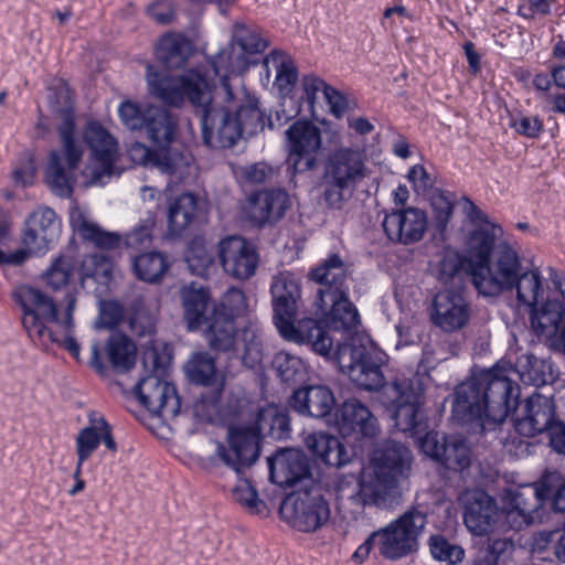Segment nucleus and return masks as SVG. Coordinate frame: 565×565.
Masks as SVG:
<instances>
[{
    "label": "nucleus",
    "instance_id": "nucleus-1",
    "mask_svg": "<svg viewBox=\"0 0 565 565\" xmlns=\"http://www.w3.org/2000/svg\"><path fill=\"white\" fill-rule=\"evenodd\" d=\"M268 46L257 26L236 22L231 42L214 55L210 64L221 86L215 85L200 68H190L172 76L148 64L146 78L149 92L163 104L180 107L189 102L201 111L203 142L215 149L232 148L243 137L263 131L268 120L259 107L258 98L250 93L239 78L232 83L230 74H242L249 66L248 55L259 54Z\"/></svg>",
    "mask_w": 565,
    "mask_h": 565
},
{
    "label": "nucleus",
    "instance_id": "nucleus-2",
    "mask_svg": "<svg viewBox=\"0 0 565 565\" xmlns=\"http://www.w3.org/2000/svg\"><path fill=\"white\" fill-rule=\"evenodd\" d=\"M335 359L343 373L358 387L377 391L379 399L395 419L402 431H419V407L423 404L424 388L418 379H395L385 382L382 372V353L364 337H352L340 343Z\"/></svg>",
    "mask_w": 565,
    "mask_h": 565
},
{
    "label": "nucleus",
    "instance_id": "nucleus-3",
    "mask_svg": "<svg viewBox=\"0 0 565 565\" xmlns=\"http://www.w3.org/2000/svg\"><path fill=\"white\" fill-rule=\"evenodd\" d=\"M495 228H483L471 235L469 274L479 295L497 297L516 291L519 303L534 308L543 295L537 269H524L518 252L507 242L495 244Z\"/></svg>",
    "mask_w": 565,
    "mask_h": 565
},
{
    "label": "nucleus",
    "instance_id": "nucleus-4",
    "mask_svg": "<svg viewBox=\"0 0 565 565\" xmlns=\"http://www.w3.org/2000/svg\"><path fill=\"white\" fill-rule=\"evenodd\" d=\"M274 323L279 334L288 341L309 344L311 350L329 358L333 340L322 322L305 318L295 324L301 301V280L291 271H281L273 277L270 284Z\"/></svg>",
    "mask_w": 565,
    "mask_h": 565
},
{
    "label": "nucleus",
    "instance_id": "nucleus-5",
    "mask_svg": "<svg viewBox=\"0 0 565 565\" xmlns=\"http://www.w3.org/2000/svg\"><path fill=\"white\" fill-rule=\"evenodd\" d=\"M370 175L362 150L341 147L332 151L320 179L321 199L327 207L341 210L358 186Z\"/></svg>",
    "mask_w": 565,
    "mask_h": 565
},
{
    "label": "nucleus",
    "instance_id": "nucleus-6",
    "mask_svg": "<svg viewBox=\"0 0 565 565\" xmlns=\"http://www.w3.org/2000/svg\"><path fill=\"white\" fill-rule=\"evenodd\" d=\"M427 524V515L412 509L386 526L372 532L356 548L353 559L364 562L373 547L379 550L381 556L390 561H397L414 553L418 548V540Z\"/></svg>",
    "mask_w": 565,
    "mask_h": 565
},
{
    "label": "nucleus",
    "instance_id": "nucleus-7",
    "mask_svg": "<svg viewBox=\"0 0 565 565\" xmlns=\"http://www.w3.org/2000/svg\"><path fill=\"white\" fill-rule=\"evenodd\" d=\"M60 149L52 150L45 169V181L51 191L60 198H70L76 181L84 146L76 132L74 115L65 111L63 121L57 127Z\"/></svg>",
    "mask_w": 565,
    "mask_h": 565
},
{
    "label": "nucleus",
    "instance_id": "nucleus-8",
    "mask_svg": "<svg viewBox=\"0 0 565 565\" xmlns=\"http://www.w3.org/2000/svg\"><path fill=\"white\" fill-rule=\"evenodd\" d=\"M278 406L270 404L258 409L254 426L231 427L228 445L216 443V457L236 473L250 467L259 457V438L267 437L273 417L277 416Z\"/></svg>",
    "mask_w": 565,
    "mask_h": 565
},
{
    "label": "nucleus",
    "instance_id": "nucleus-9",
    "mask_svg": "<svg viewBox=\"0 0 565 565\" xmlns=\"http://www.w3.org/2000/svg\"><path fill=\"white\" fill-rule=\"evenodd\" d=\"M11 298L20 307L23 328L34 343L47 345L61 340L51 328L62 320L51 296L32 285L21 284L12 289Z\"/></svg>",
    "mask_w": 565,
    "mask_h": 565
},
{
    "label": "nucleus",
    "instance_id": "nucleus-10",
    "mask_svg": "<svg viewBox=\"0 0 565 565\" xmlns=\"http://www.w3.org/2000/svg\"><path fill=\"white\" fill-rule=\"evenodd\" d=\"M143 364L151 366L148 376L142 377L135 387L139 402L152 414L163 419H173L180 412L181 401L173 384L162 381L158 373L163 371L158 349L148 347L143 352Z\"/></svg>",
    "mask_w": 565,
    "mask_h": 565
},
{
    "label": "nucleus",
    "instance_id": "nucleus-11",
    "mask_svg": "<svg viewBox=\"0 0 565 565\" xmlns=\"http://www.w3.org/2000/svg\"><path fill=\"white\" fill-rule=\"evenodd\" d=\"M61 234V221L50 207H40L25 221L22 234L23 248L12 253L0 249V265H22L31 255H44Z\"/></svg>",
    "mask_w": 565,
    "mask_h": 565
},
{
    "label": "nucleus",
    "instance_id": "nucleus-12",
    "mask_svg": "<svg viewBox=\"0 0 565 565\" xmlns=\"http://www.w3.org/2000/svg\"><path fill=\"white\" fill-rule=\"evenodd\" d=\"M412 452L407 446L395 440L382 443L373 452L367 470L377 490L387 504L396 487L397 478L411 466Z\"/></svg>",
    "mask_w": 565,
    "mask_h": 565
},
{
    "label": "nucleus",
    "instance_id": "nucleus-13",
    "mask_svg": "<svg viewBox=\"0 0 565 565\" xmlns=\"http://www.w3.org/2000/svg\"><path fill=\"white\" fill-rule=\"evenodd\" d=\"M285 135L288 170L294 175L316 170L322 145L321 130L309 120H297Z\"/></svg>",
    "mask_w": 565,
    "mask_h": 565
},
{
    "label": "nucleus",
    "instance_id": "nucleus-14",
    "mask_svg": "<svg viewBox=\"0 0 565 565\" xmlns=\"http://www.w3.org/2000/svg\"><path fill=\"white\" fill-rule=\"evenodd\" d=\"M480 384V391L486 417L489 419L490 429L503 423L508 414L514 411L519 397V386L507 375H500L494 371H486L476 375Z\"/></svg>",
    "mask_w": 565,
    "mask_h": 565
},
{
    "label": "nucleus",
    "instance_id": "nucleus-15",
    "mask_svg": "<svg viewBox=\"0 0 565 565\" xmlns=\"http://www.w3.org/2000/svg\"><path fill=\"white\" fill-rule=\"evenodd\" d=\"M290 504L292 525L301 532H315L330 519V507L319 486L298 490L281 508Z\"/></svg>",
    "mask_w": 565,
    "mask_h": 565
},
{
    "label": "nucleus",
    "instance_id": "nucleus-16",
    "mask_svg": "<svg viewBox=\"0 0 565 565\" xmlns=\"http://www.w3.org/2000/svg\"><path fill=\"white\" fill-rule=\"evenodd\" d=\"M244 309L245 296L238 288H230L220 302L214 303L210 318L211 348L213 350L225 351L234 345L235 317Z\"/></svg>",
    "mask_w": 565,
    "mask_h": 565
},
{
    "label": "nucleus",
    "instance_id": "nucleus-17",
    "mask_svg": "<svg viewBox=\"0 0 565 565\" xmlns=\"http://www.w3.org/2000/svg\"><path fill=\"white\" fill-rule=\"evenodd\" d=\"M431 323L445 333L466 328L471 318V307L461 288H445L433 298L429 309Z\"/></svg>",
    "mask_w": 565,
    "mask_h": 565
},
{
    "label": "nucleus",
    "instance_id": "nucleus-18",
    "mask_svg": "<svg viewBox=\"0 0 565 565\" xmlns=\"http://www.w3.org/2000/svg\"><path fill=\"white\" fill-rule=\"evenodd\" d=\"M476 375L461 382L455 390L451 419L460 425H470L473 433L483 434L490 429L489 419Z\"/></svg>",
    "mask_w": 565,
    "mask_h": 565
},
{
    "label": "nucleus",
    "instance_id": "nucleus-19",
    "mask_svg": "<svg viewBox=\"0 0 565 565\" xmlns=\"http://www.w3.org/2000/svg\"><path fill=\"white\" fill-rule=\"evenodd\" d=\"M514 429L524 437L550 431L558 422L555 418V403L552 396L533 393L524 404L514 409Z\"/></svg>",
    "mask_w": 565,
    "mask_h": 565
},
{
    "label": "nucleus",
    "instance_id": "nucleus-20",
    "mask_svg": "<svg viewBox=\"0 0 565 565\" xmlns=\"http://www.w3.org/2000/svg\"><path fill=\"white\" fill-rule=\"evenodd\" d=\"M425 455L439 461L447 469L460 471L470 466L471 450L458 436H446L438 431H428L419 440Z\"/></svg>",
    "mask_w": 565,
    "mask_h": 565
},
{
    "label": "nucleus",
    "instance_id": "nucleus-21",
    "mask_svg": "<svg viewBox=\"0 0 565 565\" xmlns=\"http://www.w3.org/2000/svg\"><path fill=\"white\" fill-rule=\"evenodd\" d=\"M218 260L224 271L236 279H248L255 275L258 254L255 247L241 236H228L217 245Z\"/></svg>",
    "mask_w": 565,
    "mask_h": 565
},
{
    "label": "nucleus",
    "instance_id": "nucleus-22",
    "mask_svg": "<svg viewBox=\"0 0 565 565\" xmlns=\"http://www.w3.org/2000/svg\"><path fill=\"white\" fill-rule=\"evenodd\" d=\"M83 139L92 152L95 162V180L110 177L118 159V142L98 121L89 120L83 128Z\"/></svg>",
    "mask_w": 565,
    "mask_h": 565
},
{
    "label": "nucleus",
    "instance_id": "nucleus-23",
    "mask_svg": "<svg viewBox=\"0 0 565 565\" xmlns=\"http://www.w3.org/2000/svg\"><path fill=\"white\" fill-rule=\"evenodd\" d=\"M426 213L417 207L395 210L384 216L382 226L392 242L409 245L419 242L427 230Z\"/></svg>",
    "mask_w": 565,
    "mask_h": 565
},
{
    "label": "nucleus",
    "instance_id": "nucleus-24",
    "mask_svg": "<svg viewBox=\"0 0 565 565\" xmlns=\"http://www.w3.org/2000/svg\"><path fill=\"white\" fill-rule=\"evenodd\" d=\"M367 471L360 477L353 473L340 475L334 481V490L339 501L347 500L358 508L385 507L386 503Z\"/></svg>",
    "mask_w": 565,
    "mask_h": 565
},
{
    "label": "nucleus",
    "instance_id": "nucleus-25",
    "mask_svg": "<svg viewBox=\"0 0 565 565\" xmlns=\"http://www.w3.org/2000/svg\"><path fill=\"white\" fill-rule=\"evenodd\" d=\"M463 522L477 536L489 534L495 524L499 511L495 501L484 491L475 490L463 495Z\"/></svg>",
    "mask_w": 565,
    "mask_h": 565
},
{
    "label": "nucleus",
    "instance_id": "nucleus-26",
    "mask_svg": "<svg viewBox=\"0 0 565 565\" xmlns=\"http://www.w3.org/2000/svg\"><path fill=\"white\" fill-rule=\"evenodd\" d=\"M288 404L301 416L326 419L332 415L335 397L326 385H307L295 390Z\"/></svg>",
    "mask_w": 565,
    "mask_h": 565
},
{
    "label": "nucleus",
    "instance_id": "nucleus-27",
    "mask_svg": "<svg viewBox=\"0 0 565 565\" xmlns=\"http://www.w3.org/2000/svg\"><path fill=\"white\" fill-rule=\"evenodd\" d=\"M289 207V196L285 190H264L249 195L246 215L252 223L264 226L280 220Z\"/></svg>",
    "mask_w": 565,
    "mask_h": 565
},
{
    "label": "nucleus",
    "instance_id": "nucleus-28",
    "mask_svg": "<svg viewBox=\"0 0 565 565\" xmlns=\"http://www.w3.org/2000/svg\"><path fill=\"white\" fill-rule=\"evenodd\" d=\"M338 429L344 437H373L377 431V419L367 406L351 398L340 406L337 415Z\"/></svg>",
    "mask_w": 565,
    "mask_h": 565
},
{
    "label": "nucleus",
    "instance_id": "nucleus-29",
    "mask_svg": "<svg viewBox=\"0 0 565 565\" xmlns=\"http://www.w3.org/2000/svg\"><path fill=\"white\" fill-rule=\"evenodd\" d=\"M348 268L338 254L328 256L310 271V278L320 285L318 297L327 307V298L349 294Z\"/></svg>",
    "mask_w": 565,
    "mask_h": 565
},
{
    "label": "nucleus",
    "instance_id": "nucleus-30",
    "mask_svg": "<svg viewBox=\"0 0 565 565\" xmlns=\"http://www.w3.org/2000/svg\"><path fill=\"white\" fill-rule=\"evenodd\" d=\"M270 479L273 482L294 487L310 479L308 459L299 451L286 450L268 458Z\"/></svg>",
    "mask_w": 565,
    "mask_h": 565
},
{
    "label": "nucleus",
    "instance_id": "nucleus-31",
    "mask_svg": "<svg viewBox=\"0 0 565 565\" xmlns=\"http://www.w3.org/2000/svg\"><path fill=\"white\" fill-rule=\"evenodd\" d=\"M181 298L188 329L190 331L202 329L211 347L210 318L215 302L210 300L209 292L203 288L185 287L181 291Z\"/></svg>",
    "mask_w": 565,
    "mask_h": 565
},
{
    "label": "nucleus",
    "instance_id": "nucleus-32",
    "mask_svg": "<svg viewBox=\"0 0 565 565\" xmlns=\"http://www.w3.org/2000/svg\"><path fill=\"white\" fill-rule=\"evenodd\" d=\"M193 53V42L181 33H166L156 45L158 61L171 70L183 68Z\"/></svg>",
    "mask_w": 565,
    "mask_h": 565
},
{
    "label": "nucleus",
    "instance_id": "nucleus-33",
    "mask_svg": "<svg viewBox=\"0 0 565 565\" xmlns=\"http://www.w3.org/2000/svg\"><path fill=\"white\" fill-rule=\"evenodd\" d=\"M306 446L317 459L331 467H341L350 461V455L338 437L316 431L306 437Z\"/></svg>",
    "mask_w": 565,
    "mask_h": 565
},
{
    "label": "nucleus",
    "instance_id": "nucleus-34",
    "mask_svg": "<svg viewBox=\"0 0 565 565\" xmlns=\"http://www.w3.org/2000/svg\"><path fill=\"white\" fill-rule=\"evenodd\" d=\"M306 446L317 459L331 467H341L350 461V455L338 437L316 431L306 437Z\"/></svg>",
    "mask_w": 565,
    "mask_h": 565
},
{
    "label": "nucleus",
    "instance_id": "nucleus-35",
    "mask_svg": "<svg viewBox=\"0 0 565 565\" xmlns=\"http://www.w3.org/2000/svg\"><path fill=\"white\" fill-rule=\"evenodd\" d=\"M147 134L150 141L168 149L167 147L173 141L177 121L173 115L163 107L148 106L146 107V121L142 129Z\"/></svg>",
    "mask_w": 565,
    "mask_h": 565
},
{
    "label": "nucleus",
    "instance_id": "nucleus-36",
    "mask_svg": "<svg viewBox=\"0 0 565 565\" xmlns=\"http://www.w3.org/2000/svg\"><path fill=\"white\" fill-rule=\"evenodd\" d=\"M128 154L137 164L156 168L170 175L179 174V162L182 158L170 149L152 150L141 142H134L128 149Z\"/></svg>",
    "mask_w": 565,
    "mask_h": 565
},
{
    "label": "nucleus",
    "instance_id": "nucleus-37",
    "mask_svg": "<svg viewBox=\"0 0 565 565\" xmlns=\"http://www.w3.org/2000/svg\"><path fill=\"white\" fill-rule=\"evenodd\" d=\"M514 372L525 385L541 387L552 384L556 380L553 363L547 359H540L533 354H523L515 362Z\"/></svg>",
    "mask_w": 565,
    "mask_h": 565
},
{
    "label": "nucleus",
    "instance_id": "nucleus-38",
    "mask_svg": "<svg viewBox=\"0 0 565 565\" xmlns=\"http://www.w3.org/2000/svg\"><path fill=\"white\" fill-rule=\"evenodd\" d=\"M264 66L269 73L275 71V86L280 95L286 98L289 96L298 81L297 67L292 60L286 53L274 50L264 60Z\"/></svg>",
    "mask_w": 565,
    "mask_h": 565
},
{
    "label": "nucleus",
    "instance_id": "nucleus-39",
    "mask_svg": "<svg viewBox=\"0 0 565 565\" xmlns=\"http://www.w3.org/2000/svg\"><path fill=\"white\" fill-rule=\"evenodd\" d=\"M199 200L192 193H182L170 202L168 225L172 235H181L196 218Z\"/></svg>",
    "mask_w": 565,
    "mask_h": 565
},
{
    "label": "nucleus",
    "instance_id": "nucleus-40",
    "mask_svg": "<svg viewBox=\"0 0 565 565\" xmlns=\"http://www.w3.org/2000/svg\"><path fill=\"white\" fill-rule=\"evenodd\" d=\"M331 310L327 317V326L334 331H353L360 323V316L355 306L349 300V294L327 298V306Z\"/></svg>",
    "mask_w": 565,
    "mask_h": 565
},
{
    "label": "nucleus",
    "instance_id": "nucleus-41",
    "mask_svg": "<svg viewBox=\"0 0 565 565\" xmlns=\"http://www.w3.org/2000/svg\"><path fill=\"white\" fill-rule=\"evenodd\" d=\"M89 426L79 430L76 438V451L78 456L74 478L81 476L82 466L92 454L98 448L102 436L100 428L106 427V419L96 413H90L88 416Z\"/></svg>",
    "mask_w": 565,
    "mask_h": 565
},
{
    "label": "nucleus",
    "instance_id": "nucleus-42",
    "mask_svg": "<svg viewBox=\"0 0 565 565\" xmlns=\"http://www.w3.org/2000/svg\"><path fill=\"white\" fill-rule=\"evenodd\" d=\"M105 350L115 371L125 373L135 366L137 348L127 335L122 333L111 334L105 344Z\"/></svg>",
    "mask_w": 565,
    "mask_h": 565
},
{
    "label": "nucleus",
    "instance_id": "nucleus-43",
    "mask_svg": "<svg viewBox=\"0 0 565 565\" xmlns=\"http://www.w3.org/2000/svg\"><path fill=\"white\" fill-rule=\"evenodd\" d=\"M565 319L564 305L559 300H547L541 309H534L531 315V326L534 332L546 339L557 331V326Z\"/></svg>",
    "mask_w": 565,
    "mask_h": 565
},
{
    "label": "nucleus",
    "instance_id": "nucleus-44",
    "mask_svg": "<svg viewBox=\"0 0 565 565\" xmlns=\"http://www.w3.org/2000/svg\"><path fill=\"white\" fill-rule=\"evenodd\" d=\"M242 353L243 363L250 369L259 365L264 358L263 341L257 329L253 327L244 328L239 334L235 331V343L226 351Z\"/></svg>",
    "mask_w": 565,
    "mask_h": 565
},
{
    "label": "nucleus",
    "instance_id": "nucleus-45",
    "mask_svg": "<svg viewBox=\"0 0 565 565\" xmlns=\"http://www.w3.org/2000/svg\"><path fill=\"white\" fill-rule=\"evenodd\" d=\"M170 265L166 255L159 252L142 253L134 258V271L143 281L156 284L160 281Z\"/></svg>",
    "mask_w": 565,
    "mask_h": 565
},
{
    "label": "nucleus",
    "instance_id": "nucleus-46",
    "mask_svg": "<svg viewBox=\"0 0 565 565\" xmlns=\"http://www.w3.org/2000/svg\"><path fill=\"white\" fill-rule=\"evenodd\" d=\"M79 271L83 288H86L88 280L107 285L111 278L113 263L105 254L88 255L83 259Z\"/></svg>",
    "mask_w": 565,
    "mask_h": 565
},
{
    "label": "nucleus",
    "instance_id": "nucleus-47",
    "mask_svg": "<svg viewBox=\"0 0 565 565\" xmlns=\"http://www.w3.org/2000/svg\"><path fill=\"white\" fill-rule=\"evenodd\" d=\"M77 232L83 241L94 245L102 250H111L119 247L121 237L115 232L102 228L97 223L82 218L76 225Z\"/></svg>",
    "mask_w": 565,
    "mask_h": 565
},
{
    "label": "nucleus",
    "instance_id": "nucleus-48",
    "mask_svg": "<svg viewBox=\"0 0 565 565\" xmlns=\"http://www.w3.org/2000/svg\"><path fill=\"white\" fill-rule=\"evenodd\" d=\"M188 377L198 385L210 386L215 382V360L209 353H195L185 366Z\"/></svg>",
    "mask_w": 565,
    "mask_h": 565
},
{
    "label": "nucleus",
    "instance_id": "nucleus-49",
    "mask_svg": "<svg viewBox=\"0 0 565 565\" xmlns=\"http://www.w3.org/2000/svg\"><path fill=\"white\" fill-rule=\"evenodd\" d=\"M66 308L64 312V317L62 320L56 323L63 332H56L57 337L61 339L60 341H55L54 343H62L63 347L75 358L78 360L79 358V344L72 335V331L75 327L74 323V311L76 308V296L73 292H67L65 296Z\"/></svg>",
    "mask_w": 565,
    "mask_h": 565
},
{
    "label": "nucleus",
    "instance_id": "nucleus-50",
    "mask_svg": "<svg viewBox=\"0 0 565 565\" xmlns=\"http://www.w3.org/2000/svg\"><path fill=\"white\" fill-rule=\"evenodd\" d=\"M280 380L288 384L303 381L307 370L303 361L288 352H279L273 362Z\"/></svg>",
    "mask_w": 565,
    "mask_h": 565
},
{
    "label": "nucleus",
    "instance_id": "nucleus-51",
    "mask_svg": "<svg viewBox=\"0 0 565 565\" xmlns=\"http://www.w3.org/2000/svg\"><path fill=\"white\" fill-rule=\"evenodd\" d=\"M75 274V264L72 257L58 256L43 274L45 282L55 290L67 285Z\"/></svg>",
    "mask_w": 565,
    "mask_h": 565
},
{
    "label": "nucleus",
    "instance_id": "nucleus-52",
    "mask_svg": "<svg viewBox=\"0 0 565 565\" xmlns=\"http://www.w3.org/2000/svg\"><path fill=\"white\" fill-rule=\"evenodd\" d=\"M430 205L435 226L439 233H444L452 216L454 200L449 193L436 190L430 196Z\"/></svg>",
    "mask_w": 565,
    "mask_h": 565
},
{
    "label": "nucleus",
    "instance_id": "nucleus-53",
    "mask_svg": "<svg viewBox=\"0 0 565 565\" xmlns=\"http://www.w3.org/2000/svg\"><path fill=\"white\" fill-rule=\"evenodd\" d=\"M462 266L463 260L458 253L446 252L439 262L438 279L445 285L452 282L455 288H460Z\"/></svg>",
    "mask_w": 565,
    "mask_h": 565
},
{
    "label": "nucleus",
    "instance_id": "nucleus-54",
    "mask_svg": "<svg viewBox=\"0 0 565 565\" xmlns=\"http://www.w3.org/2000/svg\"><path fill=\"white\" fill-rule=\"evenodd\" d=\"M429 546L433 557L438 561L457 564L463 558V550L458 545L449 543L441 535L431 536Z\"/></svg>",
    "mask_w": 565,
    "mask_h": 565
},
{
    "label": "nucleus",
    "instance_id": "nucleus-55",
    "mask_svg": "<svg viewBox=\"0 0 565 565\" xmlns=\"http://www.w3.org/2000/svg\"><path fill=\"white\" fill-rule=\"evenodd\" d=\"M146 15L160 25L171 24L175 18V7L170 0H154L146 6Z\"/></svg>",
    "mask_w": 565,
    "mask_h": 565
},
{
    "label": "nucleus",
    "instance_id": "nucleus-56",
    "mask_svg": "<svg viewBox=\"0 0 565 565\" xmlns=\"http://www.w3.org/2000/svg\"><path fill=\"white\" fill-rule=\"evenodd\" d=\"M124 318V307L116 300H104L99 306L97 328L114 329Z\"/></svg>",
    "mask_w": 565,
    "mask_h": 565
},
{
    "label": "nucleus",
    "instance_id": "nucleus-57",
    "mask_svg": "<svg viewBox=\"0 0 565 565\" xmlns=\"http://www.w3.org/2000/svg\"><path fill=\"white\" fill-rule=\"evenodd\" d=\"M275 170L265 162H256L247 166L239 167L236 170V175L248 184H259L271 179Z\"/></svg>",
    "mask_w": 565,
    "mask_h": 565
},
{
    "label": "nucleus",
    "instance_id": "nucleus-58",
    "mask_svg": "<svg viewBox=\"0 0 565 565\" xmlns=\"http://www.w3.org/2000/svg\"><path fill=\"white\" fill-rule=\"evenodd\" d=\"M122 124L131 130H141L146 121V108L140 109L135 103L124 102L118 109Z\"/></svg>",
    "mask_w": 565,
    "mask_h": 565
},
{
    "label": "nucleus",
    "instance_id": "nucleus-59",
    "mask_svg": "<svg viewBox=\"0 0 565 565\" xmlns=\"http://www.w3.org/2000/svg\"><path fill=\"white\" fill-rule=\"evenodd\" d=\"M510 126L526 138H537L543 131V121L539 116H515L511 118Z\"/></svg>",
    "mask_w": 565,
    "mask_h": 565
},
{
    "label": "nucleus",
    "instance_id": "nucleus-60",
    "mask_svg": "<svg viewBox=\"0 0 565 565\" xmlns=\"http://www.w3.org/2000/svg\"><path fill=\"white\" fill-rule=\"evenodd\" d=\"M329 86L330 85H328L322 78L313 74L305 75L301 78L302 95L300 99L306 100L309 105V108L312 109L317 94L319 92L324 94L326 88Z\"/></svg>",
    "mask_w": 565,
    "mask_h": 565
},
{
    "label": "nucleus",
    "instance_id": "nucleus-61",
    "mask_svg": "<svg viewBox=\"0 0 565 565\" xmlns=\"http://www.w3.org/2000/svg\"><path fill=\"white\" fill-rule=\"evenodd\" d=\"M154 221L149 217L137 225L125 236V244L129 247L138 248L151 241Z\"/></svg>",
    "mask_w": 565,
    "mask_h": 565
},
{
    "label": "nucleus",
    "instance_id": "nucleus-62",
    "mask_svg": "<svg viewBox=\"0 0 565 565\" xmlns=\"http://www.w3.org/2000/svg\"><path fill=\"white\" fill-rule=\"evenodd\" d=\"M554 0H524L519 6L518 14L524 19L531 20L536 15H548Z\"/></svg>",
    "mask_w": 565,
    "mask_h": 565
},
{
    "label": "nucleus",
    "instance_id": "nucleus-63",
    "mask_svg": "<svg viewBox=\"0 0 565 565\" xmlns=\"http://www.w3.org/2000/svg\"><path fill=\"white\" fill-rule=\"evenodd\" d=\"M290 435V419L285 408L278 406L277 416L273 417L267 437L275 440H282Z\"/></svg>",
    "mask_w": 565,
    "mask_h": 565
},
{
    "label": "nucleus",
    "instance_id": "nucleus-64",
    "mask_svg": "<svg viewBox=\"0 0 565 565\" xmlns=\"http://www.w3.org/2000/svg\"><path fill=\"white\" fill-rule=\"evenodd\" d=\"M233 495L237 502L250 509L257 508L258 503L260 502L256 489L246 480L242 481L238 486L235 487Z\"/></svg>",
    "mask_w": 565,
    "mask_h": 565
}]
</instances>
